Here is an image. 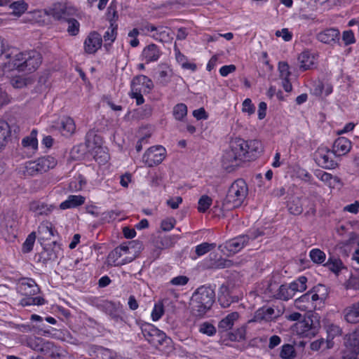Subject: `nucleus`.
<instances>
[{
	"mask_svg": "<svg viewBox=\"0 0 359 359\" xmlns=\"http://www.w3.org/2000/svg\"><path fill=\"white\" fill-rule=\"evenodd\" d=\"M287 208L290 213L294 215H299L303 211L301 203H287Z\"/></svg>",
	"mask_w": 359,
	"mask_h": 359,
	"instance_id": "55",
	"label": "nucleus"
},
{
	"mask_svg": "<svg viewBox=\"0 0 359 359\" xmlns=\"http://www.w3.org/2000/svg\"><path fill=\"white\" fill-rule=\"evenodd\" d=\"M110 27L111 28V31L110 32L109 30L107 31L104 33L103 38H104V41H111V42H113L116 39V29H117L118 25H115V26Z\"/></svg>",
	"mask_w": 359,
	"mask_h": 359,
	"instance_id": "64",
	"label": "nucleus"
},
{
	"mask_svg": "<svg viewBox=\"0 0 359 359\" xmlns=\"http://www.w3.org/2000/svg\"><path fill=\"white\" fill-rule=\"evenodd\" d=\"M313 315L304 316L293 325V330L302 337L314 336L318 332L319 323L313 320Z\"/></svg>",
	"mask_w": 359,
	"mask_h": 359,
	"instance_id": "6",
	"label": "nucleus"
},
{
	"mask_svg": "<svg viewBox=\"0 0 359 359\" xmlns=\"http://www.w3.org/2000/svg\"><path fill=\"white\" fill-rule=\"evenodd\" d=\"M339 31L337 29L329 28L319 32L316 38L323 43L330 44L332 42L335 43L339 40Z\"/></svg>",
	"mask_w": 359,
	"mask_h": 359,
	"instance_id": "17",
	"label": "nucleus"
},
{
	"mask_svg": "<svg viewBox=\"0 0 359 359\" xmlns=\"http://www.w3.org/2000/svg\"><path fill=\"white\" fill-rule=\"evenodd\" d=\"M199 332L208 336H213L216 333V328L212 323L205 322L200 325Z\"/></svg>",
	"mask_w": 359,
	"mask_h": 359,
	"instance_id": "49",
	"label": "nucleus"
},
{
	"mask_svg": "<svg viewBox=\"0 0 359 359\" xmlns=\"http://www.w3.org/2000/svg\"><path fill=\"white\" fill-rule=\"evenodd\" d=\"M36 237L35 231H33L28 235L22 248V251L24 253H28L32 250Z\"/></svg>",
	"mask_w": 359,
	"mask_h": 359,
	"instance_id": "46",
	"label": "nucleus"
},
{
	"mask_svg": "<svg viewBox=\"0 0 359 359\" xmlns=\"http://www.w3.org/2000/svg\"><path fill=\"white\" fill-rule=\"evenodd\" d=\"M53 205L47 203H30L29 210L34 214L35 217L47 216L53 210Z\"/></svg>",
	"mask_w": 359,
	"mask_h": 359,
	"instance_id": "27",
	"label": "nucleus"
},
{
	"mask_svg": "<svg viewBox=\"0 0 359 359\" xmlns=\"http://www.w3.org/2000/svg\"><path fill=\"white\" fill-rule=\"evenodd\" d=\"M236 139L230 142L229 149H226L222 156V165L227 172H231L245 161Z\"/></svg>",
	"mask_w": 359,
	"mask_h": 359,
	"instance_id": "2",
	"label": "nucleus"
},
{
	"mask_svg": "<svg viewBox=\"0 0 359 359\" xmlns=\"http://www.w3.org/2000/svg\"><path fill=\"white\" fill-rule=\"evenodd\" d=\"M12 86L15 88H22L31 83L32 80L29 78L21 76H13L11 80Z\"/></svg>",
	"mask_w": 359,
	"mask_h": 359,
	"instance_id": "44",
	"label": "nucleus"
},
{
	"mask_svg": "<svg viewBox=\"0 0 359 359\" xmlns=\"http://www.w3.org/2000/svg\"><path fill=\"white\" fill-rule=\"evenodd\" d=\"M331 271L334 273H339L344 268V264L340 259L330 257L327 262L324 264Z\"/></svg>",
	"mask_w": 359,
	"mask_h": 359,
	"instance_id": "33",
	"label": "nucleus"
},
{
	"mask_svg": "<svg viewBox=\"0 0 359 359\" xmlns=\"http://www.w3.org/2000/svg\"><path fill=\"white\" fill-rule=\"evenodd\" d=\"M351 142L344 137H338L333 144V152L339 156L345 155L350 151Z\"/></svg>",
	"mask_w": 359,
	"mask_h": 359,
	"instance_id": "20",
	"label": "nucleus"
},
{
	"mask_svg": "<svg viewBox=\"0 0 359 359\" xmlns=\"http://www.w3.org/2000/svg\"><path fill=\"white\" fill-rule=\"evenodd\" d=\"M118 18V13L116 8L111 5L107 8V19L110 22V27L115 26L116 22Z\"/></svg>",
	"mask_w": 359,
	"mask_h": 359,
	"instance_id": "52",
	"label": "nucleus"
},
{
	"mask_svg": "<svg viewBox=\"0 0 359 359\" xmlns=\"http://www.w3.org/2000/svg\"><path fill=\"white\" fill-rule=\"evenodd\" d=\"M5 57L9 59L8 62L6 63L8 68L25 74L35 72L42 62L41 53L35 50L20 52L13 56L11 54H6Z\"/></svg>",
	"mask_w": 359,
	"mask_h": 359,
	"instance_id": "1",
	"label": "nucleus"
},
{
	"mask_svg": "<svg viewBox=\"0 0 359 359\" xmlns=\"http://www.w3.org/2000/svg\"><path fill=\"white\" fill-rule=\"evenodd\" d=\"M280 79H288L291 74L289 71V65L286 62H280L278 64Z\"/></svg>",
	"mask_w": 359,
	"mask_h": 359,
	"instance_id": "53",
	"label": "nucleus"
},
{
	"mask_svg": "<svg viewBox=\"0 0 359 359\" xmlns=\"http://www.w3.org/2000/svg\"><path fill=\"white\" fill-rule=\"evenodd\" d=\"M248 194V188L246 182L243 179L234 181L229 189L227 198H233L234 201L243 202Z\"/></svg>",
	"mask_w": 359,
	"mask_h": 359,
	"instance_id": "8",
	"label": "nucleus"
},
{
	"mask_svg": "<svg viewBox=\"0 0 359 359\" xmlns=\"http://www.w3.org/2000/svg\"><path fill=\"white\" fill-rule=\"evenodd\" d=\"M239 147H241V153L244 161L255 159L263 151L262 144L257 140H244L236 137Z\"/></svg>",
	"mask_w": 359,
	"mask_h": 359,
	"instance_id": "3",
	"label": "nucleus"
},
{
	"mask_svg": "<svg viewBox=\"0 0 359 359\" xmlns=\"http://www.w3.org/2000/svg\"><path fill=\"white\" fill-rule=\"evenodd\" d=\"M280 311L275 315V310L271 307L269 308H261L258 309L254 316V321H269L273 318H275L276 316H279Z\"/></svg>",
	"mask_w": 359,
	"mask_h": 359,
	"instance_id": "25",
	"label": "nucleus"
},
{
	"mask_svg": "<svg viewBox=\"0 0 359 359\" xmlns=\"http://www.w3.org/2000/svg\"><path fill=\"white\" fill-rule=\"evenodd\" d=\"M189 278L186 276H178L171 279L170 284L176 286H183L189 282Z\"/></svg>",
	"mask_w": 359,
	"mask_h": 359,
	"instance_id": "59",
	"label": "nucleus"
},
{
	"mask_svg": "<svg viewBox=\"0 0 359 359\" xmlns=\"http://www.w3.org/2000/svg\"><path fill=\"white\" fill-rule=\"evenodd\" d=\"M344 318L349 323L359 322V301L347 306L344 310Z\"/></svg>",
	"mask_w": 359,
	"mask_h": 359,
	"instance_id": "23",
	"label": "nucleus"
},
{
	"mask_svg": "<svg viewBox=\"0 0 359 359\" xmlns=\"http://www.w3.org/2000/svg\"><path fill=\"white\" fill-rule=\"evenodd\" d=\"M102 39L101 35L97 32H91L84 41L85 52L94 54L101 48Z\"/></svg>",
	"mask_w": 359,
	"mask_h": 359,
	"instance_id": "13",
	"label": "nucleus"
},
{
	"mask_svg": "<svg viewBox=\"0 0 359 359\" xmlns=\"http://www.w3.org/2000/svg\"><path fill=\"white\" fill-rule=\"evenodd\" d=\"M298 60L300 63V69L303 72L311 68L313 65V57H311L308 52L302 53L299 57Z\"/></svg>",
	"mask_w": 359,
	"mask_h": 359,
	"instance_id": "32",
	"label": "nucleus"
},
{
	"mask_svg": "<svg viewBox=\"0 0 359 359\" xmlns=\"http://www.w3.org/2000/svg\"><path fill=\"white\" fill-rule=\"evenodd\" d=\"M20 301V305L22 306H31V305H43L45 304L46 300L41 297H33L32 296H25Z\"/></svg>",
	"mask_w": 359,
	"mask_h": 359,
	"instance_id": "40",
	"label": "nucleus"
},
{
	"mask_svg": "<svg viewBox=\"0 0 359 359\" xmlns=\"http://www.w3.org/2000/svg\"><path fill=\"white\" fill-rule=\"evenodd\" d=\"M326 331L327 333V339L331 341L337 336H340L342 334V329L337 325L334 323H327L326 325Z\"/></svg>",
	"mask_w": 359,
	"mask_h": 359,
	"instance_id": "42",
	"label": "nucleus"
},
{
	"mask_svg": "<svg viewBox=\"0 0 359 359\" xmlns=\"http://www.w3.org/2000/svg\"><path fill=\"white\" fill-rule=\"evenodd\" d=\"M17 290L24 296H34L40 292L35 280L29 278H22L17 285Z\"/></svg>",
	"mask_w": 359,
	"mask_h": 359,
	"instance_id": "11",
	"label": "nucleus"
},
{
	"mask_svg": "<svg viewBox=\"0 0 359 359\" xmlns=\"http://www.w3.org/2000/svg\"><path fill=\"white\" fill-rule=\"evenodd\" d=\"M24 172L25 175L27 176H34L42 173L41 171H39V167L36 160L34 161L27 162L25 164Z\"/></svg>",
	"mask_w": 359,
	"mask_h": 359,
	"instance_id": "41",
	"label": "nucleus"
},
{
	"mask_svg": "<svg viewBox=\"0 0 359 359\" xmlns=\"http://www.w3.org/2000/svg\"><path fill=\"white\" fill-rule=\"evenodd\" d=\"M191 313L196 317L201 318L203 317L208 311L210 309L207 307H205L203 304H200L196 301H192V299H191Z\"/></svg>",
	"mask_w": 359,
	"mask_h": 359,
	"instance_id": "36",
	"label": "nucleus"
},
{
	"mask_svg": "<svg viewBox=\"0 0 359 359\" xmlns=\"http://www.w3.org/2000/svg\"><path fill=\"white\" fill-rule=\"evenodd\" d=\"M153 87L151 80L144 75H137L131 81V90L142 88L144 92H149Z\"/></svg>",
	"mask_w": 359,
	"mask_h": 359,
	"instance_id": "19",
	"label": "nucleus"
},
{
	"mask_svg": "<svg viewBox=\"0 0 359 359\" xmlns=\"http://www.w3.org/2000/svg\"><path fill=\"white\" fill-rule=\"evenodd\" d=\"M216 247L215 243H203L196 247V254L202 256Z\"/></svg>",
	"mask_w": 359,
	"mask_h": 359,
	"instance_id": "48",
	"label": "nucleus"
},
{
	"mask_svg": "<svg viewBox=\"0 0 359 359\" xmlns=\"http://www.w3.org/2000/svg\"><path fill=\"white\" fill-rule=\"evenodd\" d=\"M57 124L56 128L60 130L63 136L70 137L75 132L74 121L69 116L62 118Z\"/></svg>",
	"mask_w": 359,
	"mask_h": 359,
	"instance_id": "18",
	"label": "nucleus"
},
{
	"mask_svg": "<svg viewBox=\"0 0 359 359\" xmlns=\"http://www.w3.org/2000/svg\"><path fill=\"white\" fill-rule=\"evenodd\" d=\"M215 292L209 287L201 286L193 294L192 301L203 304L205 307L210 309L215 302Z\"/></svg>",
	"mask_w": 359,
	"mask_h": 359,
	"instance_id": "9",
	"label": "nucleus"
},
{
	"mask_svg": "<svg viewBox=\"0 0 359 359\" xmlns=\"http://www.w3.org/2000/svg\"><path fill=\"white\" fill-rule=\"evenodd\" d=\"M176 224V220L173 217H169L163 219L161 223V228L164 231H168L172 229Z\"/></svg>",
	"mask_w": 359,
	"mask_h": 359,
	"instance_id": "54",
	"label": "nucleus"
},
{
	"mask_svg": "<svg viewBox=\"0 0 359 359\" xmlns=\"http://www.w3.org/2000/svg\"><path fill=\"white\" fill-rule=\"evenodd\" d=\"M242 111L243 112H247L249 115H252L255 113V107L252 103V101L250 98H246L243 101Z\"/></svg>",
	"mask_w": 359,
	"mask_h": 359,
	"instance_id": "56",
	"label": "nucleus"
},
{
	"mask_svg": "<svg viewBox=\"0 0 359 359\" xmlns=\"http://www.w3.org/2000/svg\"><path fill=\"white\" fill-rule=\"evenodd\" d=\"M142 332L146 340L156 347L165 344H168L171 341L165 333L151 325L142 327Z\"/></svg>",
	"mask_w": 359,
	"mask_h": 359,
	"instance_id": "4",
	"label": "nucleus"
},
{
	"mask_svg": "<svg viewBox=\"0 0 359 359\" xmlns=\"http://www.w3.org/2000/svg\"><path fill=\"white\" fill-rule=\"evenodd\" d=\"M249 240L248 235H241L226 241L224 245H219L218 248L224 253L226 250L229 253L236 254L243 248Z\"/></svg>",
	"mask_w": 359,
	"mask_h": 359,
	"instance_id": "10",
	"label": "nucleus"
},
{
	"mask_svg": "<svg viewBox=\"0 0 359 359\" xmlns=\"http://www.w3.org/2000/svg\"><path fill=\"white\" fill-rule=\"evenodd\" d=\"M342 39L346 45L355 43V37L352 30H346L343 32Z\"/></svg>",
	"mask_w": 359,
	"mask_h": 359,
	"instance_id": "62",
	"label": "nucleus"
},
{
	"mask_svg": "<svg viewBox=\"0 0 359 359\" xmlns=\"http://www.w3.org/2000/svg\"><path fill=\"white\" fill-rule=\"evenodd\" d=\"M9 139V124L0 119V151L6 146Z\"/></svg>",
	"mask_w": 359,
	"mask_h": 359,
	"instance_id": "31",
	"label": "nucleus"
},
{
	"mask_svg": "<svg viewBox=\"0 0 359 359\" xmlns=\"http://www.w3.org/2000/svg\"><path fill=\"white\" fill-rule=\"evenodd\" d=\"M295 351L293 346L290 344H284L282 346L280 356L283 359H292L295 357Z\"/></svg>",
	"mask_w": 359,
	"mask_h": 359,
	"instance_id": "47",
	"label": "nucleus"
},
{
	"mask_svg": "<svg viewBox=\"0 0 359 359\" xmlns=\"http://www.w3.org/2000/svg\"><path fill=\"white\" fill-rule=\"evenodd\" d=\"M169 72L167 70H161L158 72V81L162 86H165L169 82Z\"/></svg>",
	"mask_w": 359,
	"mask_h": 359,
	"instance_id": "63",
	"label": "nucleus"
},
{
	"mask_svg": "<svg viewBox=\"0 0 359 359\" xmlns=\"http://www.w3.org/2000/svg\"><path fill=\"white\" fill-rule=\"evenodd\" d=\"M330 151V150L327 147H322L318 148L315 153V161L325 169H332L337 165L334 160L330 158L328 156Z\"/></svg>",
	"mask_w": 359,
	"mask_h": 359,
	"instance_id": "12",
	"label": "nucleus"
},
{
	"mask_svg": "<svg viewBox=\"0 0 359 359\" xmlns=\"http://www.w3.org/2000/svg\"><path fill=\"white\" fill-rule=\"evenodd\" d=\"M54 229L53 225L49 222H43L38 227L37 233L40 240H50L54 236Z\"/></svg>",
	"mask_w": 359,
	"mask_h": 359,
	"instance_id": "26",
	"label": "nucleus"
},
{
	"mask_svg": "<svg viewBox=\"0 0 359 359\" xmlns=\"http://www.w3.org/2000/svg\"><path fill=\"white\" fill-rule=\"evenodd\" d=\"M294 295V294L291 290L289 285H281L279 287L278 292L275 297L277 299L287 301L290 299H292Z\"/></svg>",
	"mask_w": 359,
	"mask_h": 359,
	"instance_id": "34",
	"label": "nucleus"
},
{
	"mask_svg": "<svg viewBox=\"0 0 359 359\" xmlns=\"http://www.w3.org/2000/svg\"><path fill=\"white\" fill-rule=\"evenodd\" d=\"M102 143V138L95 133L93 130H89L86 135L85 146L88 150L97 149L101 150V144Z\"/></svg>",
	"mask_w": 359,
	"mask_h": 359,
	"instance_id": "21",
	"label": "nucleus"
},
{
	"mask_svg": "<svg viewBox=\"0 0 359 359\" xmlns=\"http://www.w3.org/2000/svg\"><path fill=\"white\" fill-rule=\"evenodd\" d=\"M320 290L326 292L325 287L323 285L319 284L297 299L295 300L296 306L303 311L311 310L315 308L316 306L313 305V303L320 299L318 292H320Z\"/></svg>",
	"mask_w": 359,
	"mask_h": 359,
	"instance_id": "5",
	"label": "nucleus"
},
{
	"mask_svg": "<svg viewBox=\"0 0 359 359\" xmlns=\"http://www.w3.org/2000/svg\"><path fill=\"white\" fill-rule=\"evenodd\" d=\"M164 313V306L163 303L158 302L154 305L151 313V318L154 321L158 320Z\"/></svg>",
	"mask_w": 359,
	"mask_h": 359,
	"instance_id": "50",
	"label": "nucleus"
},
{
	"mask_svg": "<svg viewBox=\"0 0 359 359\" xmlns=\"http://www.w3.org/2000/svg\"><path fill=\"white\" fill-rule=\"evenodd\" d=\"M165 149L160 145L149 148L142 156V161L148 167H154L161 163L165 158Z\"/></svg>",
	"mask_w": 359,
	"mask_h": 359,
	"instance_id": "7",
	"label": "nucleus"
},
{
	"mask_svg": "<svg viewBox=\"0 0 359 359\" xmlns=\"http://www.w3.org/2000/svg\"><path fill=\"white\" fill-rule=\"evenodd\" d=\"M36 162L39 167V171L43 173L55 168L57 165L56 159L50 156H43L36 159Z\"/></svg>",
	"mask_w": 359,
	"mask_h": 359,
	"instance_id": "28",
	"label": "nucleus"
},
{
	"mask_svg": "<svg viewBox=\"0 0 359 359\" xmlns=\"http://www.w3.org/2000/svg\"><path fill=\"white\" fill-rule=\"evenodd\" d=\"M88 213L93 215L94 217H98L100 215H104L106 212H103L101 208L94 205H88L86 208Z\"/></svg>",
	"mask_w": 359,
	"mask_h": 359,
	"instance_id": "57",
	"label": "nucleus"
},
{
	"mask_svg": "<svg viewBox=\"0 0 359 359\" xmlns=\"http://www.w3.org/2000/svg\"><path fill=\"white\" fill-rule=\"evenodd\" d=\"M131 247L126 246H118L114 249L112 251L109 252L107 257V263L111 266H119L123 265L121 263V260L118 261V259L121 258L123 254V251L129 250Z\"/></svg>",
	"mask_w": 359,
	"mask_h": 359,
	"instance_id": "24",
	"label": "nucleus"
},
{
	"mask_svg": "<svg viewBox=\"0 0 359 359\" xmlns=\"http://www.w3.org/2000/svg\"><path fill=\"white\" fill-rule=\"evenodd\" d=\"M172 114L177 121H182L187 114V107L184 103H179L173 107Z\"/></svg>",
	"mask_w": 359,
	"mask_h": 359,
	"instance_id": "39",
	"label": "nucleus"
},
{
	"mask_svg": "<svg viewBox=\"0 0 359 359\" xmlns=\"http://www.w3.org/2000/svg\"><path fill=\"white\" fill-rule=\"evenodd\" d=\"M10 8L13 10L12 13L15 16H20L28 8V4L24 0L14 1L10 4Z\"/></svg>",
	"mask_w": 359,
	"mask_h": 359,
	"instance_id": "35",
	"label": "nucleus"
},
{
	"mask_svg": "<svg viewBox=\"0 0 359 359\" xmlns=\"http://www.w3.org/2000/svg\"><path fill=\"white\" fill-rule=\"evenodd\" d=\"M275 34L278 37L281 36L285 41H290L292 38V32H290L287 28H283L281 30H277Z\"/></svg>",
	"mask_w": 359,
	"mask_h": 359,
	"instance_id": "60",
	"label": "nucleus"
},
{
	"mask_svg": "<svg viewBox=\"0 0 359 359\" xmlns=\"http://www.w3.org/2000/svg\"><path fill=\"white\" fill-rule=\"evenodd\" d=\"M72 8H67L62 4L56 3L49 8L47 13L57 20H65L67 17L72 15Z\"/></svg>",
	"mask_w": 359,
	"mask_h": 359,
	"instance_id": "14",
	"label": "nucleus"
},
{
	"mask_svg": "<svg viewBox=\"0 0 359 359\" xmlns=\"http://www.w3.org/2000/svg\"><path fill=\"white\" fill-rule=\"evenodd\" d=\"M152 243L154 247L165 250L173 245V241L171 236L159 234L154 238Z\"/></svg>",
	"mask_w": 359,
	"mask_h": 359,
	"instance_id": "29",
	"label": "nucleus"
},
{
	"mask_svg": "<svg viewBox=\"0 0 359 359\" xmlns=\"http://www.w3.org/2000/svg\"><path fill=\"white\" fill-rule=\"evenodd\" d=\"M229 203H214L209 210V213H212L215 217H221L224 215V208Z\"/></svg>",
	"mask_w": 359,
	"mask_h": 359,
	"instance_id": "51",
	"label": "nucleus"
},
{
	"mask_svg": "<svg viewBox=\"0 0 359 359\" xmlns=\"http://www.w3.org/2000/svg\"><path fill=\"white\" fill-rule=\"evenodd\" d=\"M333 341L330 339L325 341L323 339H317L311 344V348L313 351H318L320 348L329 349L333 346Z\"/></svg>",
	"mask_w": 359,
	"mask_h": 359,
	"instance_id": "37",
	"label": "nucleus"
},
{
	"mask_svg": "<svg viewBox=\"0 0 359 359\" xmlns=\"http://www.w3.org/2000/svg\"><path fill=\"white\" fill-rule=\"evenodd\" d=\"M142 88H135L134 90H131V97L136 99V103L137 105H140L144 102V99L142 95Z\"/></svg>",
	"mask_w": 359,
	"mask_h": 359,
	"instance_id": "61",
	"label": "nucleus"
},
{
	"mask_svg": "<svg viewBox=\"0 0 359 359\" xmlns=\"http://www.w3.org/2000/svg\"><path fill=\"white\" fill-rule=\"evenodd\" d=\"M22 144L24 147H30L33 149H36L38 147L37 140H34L32 137L27 136L22 140Z\"/></svg>",
	"mask_w": 359,
	"mask_h": 359,
	"instance_id": "58",
	"label": "nucleus"
},
{
	"mask_svg": "<svg viewBox=\"0 0 359 359\" xmlns=\"http://www.w3.org/2000/svg\"><path fill=\"white\" fill-rule=\"evenodd\" d=\"M311 259L316 264H322L325 261L326 255L320 249L316 248L311 250L309 253Z\"/></svg>",
	"mask_w": 359,
	"mask_h": 359,
	"instance_id": "45",
	"label": "nucleus"
},
{
	"mask_svg": "<svg viewBox=\"0 0 359 359\" xmlns=\"http://www.w3.org/2000/svg\"><path fill=\"white\" fill-rule=\"evenodd\" d=\"M344 344L346 346L344 353L354 355L359 354V331H355L346 335Z\"/></svg>",
	"mask_w": 359,
	"mask_h": 359,
	"instance_id": "15",
	"label": "nucleus"
},
{
	"mask_svg": "<svg viewBox=\"0 0 359 359\" xmlns=\"http://www.w3.org/2000/svg\"><path fill=\"white\" fill-rule=\"evenodd\" d=\"M306 282L307 278L305 276H301L289 285L292 292L295 294L296 292H303L306 289Z\"/></svg>",
	"mask_w": 359,
	"mask_h": 359,
	"instance_id": "38",
	"label": "nucleus"
},
{
	"mask_svg": "<svg viewBox=\"0 0 359 359\" xmlns=\"http://www.w3.org/2000/svg\"><path fill=\"white\" fill-rule=\"evenodd\" d=\"M161 54L158 46L154 43L147 46L142 51V57L147 63L157 61Z\"/></svg>",
	"mask_w": 359,
	"mask_h": 359,
	"instance_id": "22",
	"label": "nucleus"
},
{
	"mask_svg": "<svg viewBox=\"0 0 359 359\" xmlns=\"http://www.w3.org/2000/svg\"><path fill=\"white\" fill-rule=\"evenodd\" d=\"M239 314L238 312H232L228 314L219 323L218 327L222 331H227L232 328L234 322L238 319Z\"/></svg>",
	"mask_w": 359,
	"mask_h": 359,
	"instance_id": "30",
	"label": "nucleus"
},
{
	"mask_svg": "<svg viewBox=\"0 0 359 359\" xmlns=\"http://www.w3.org/2000/svg\"><path fill=\"white\" fill-rule=\"evenodd\" d=\"M120 246L131 247L129 250L122 252L123 258L121 259V263L125 264L132 262L137 256L141 243L136 241H132Z\"/></svg>",
	"mask_w": 359,
	"mask_h": 359,
	"instance_id": "16",
	"label": "nucleus"
},
{
	"mask_svg": "<svg viewBox=\"0 0 359 359\" xmlns=\"http://www.w3.org/2000/svg\"><path fill=\"white\" fill-rule=\"evenodd\" d=\"M68 23L67 32L71 36H76L79 32L80 24L74 18L67 17L65 20Z\"/></svg>",
	"mask_w": 359,
	"mask_h": 359,
	"instance_id": "43",
	"label": "nucleus"
}]
</instances>
